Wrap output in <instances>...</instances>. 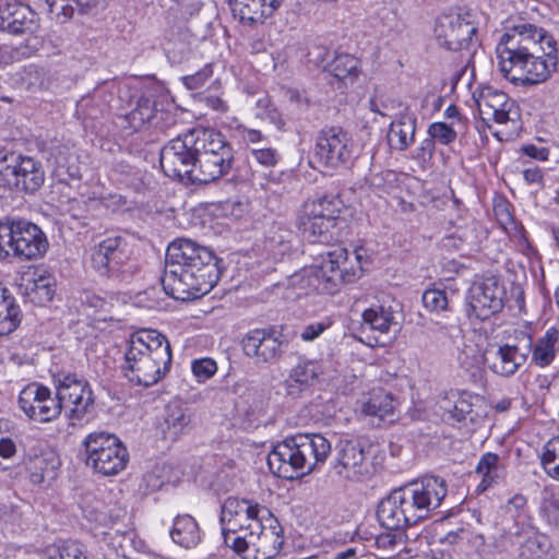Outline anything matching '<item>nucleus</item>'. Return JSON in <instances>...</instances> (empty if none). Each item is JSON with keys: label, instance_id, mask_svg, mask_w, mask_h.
Here are the masks:
<instances>
[{"label": "nucleus", "instance_id": "1", "mask_svg": "<svg viewBox=\"0 0 559 559\" xmlns=\"http://www.w3.org/2000/svg\"><path fill=\"white\" fill-rule=\"evenodd\" d=\"M503 78L515 85L547 81L557 68V44L552 35L530 23L509 28L496 48Z\"/></svg>", "mask_w": 559, "mask_h": 559}, {"label": "nucleus", "instance_id": "2", "mask_svg": "<svg viewBox=\"0 0 559 559\" xmlns=\"http://www.w3.org/2000/svg\"><path fill=\"white\" fill-rule=\"evenodd\" d=\"M447 493L445 480L432 475L392 490L378 504V521L390 532L377 536V547L393 549L397 543L395 532L428 519L441 506Z\"/></svg>", "mask_w": 559, "mask_h": 559}, {"label": "nucleus", "instance_id": "3", "mask_svg": "<svg viewBox=\"0 0 559 559\" xmlns=\"http://www.w3.org/2000/svg\"><path fill=\"white\" fill-rule=\"evenodd\" d=\"M221 262L210 248L178 238L166 250L163 289L177 300L199 298L217 284L222 275Z\"/></svg>", "mask_w": 559, "mask_h": 559}, {"label": "nucleus", "instance_id": "4", "mask_svg": "<svg viewBox=\"0 0 559 559\" xmlns=\"http://www.w3.org/2000/svg\"><path fill=\"white\" fill-rule=\"evenodd\" d=\"M124 358L128 379L136 385L151 386L170 370V344L156 330H141L130 336Z\"/></svg>", "mask_w": 559, "mask_h": 559}, {"label": "nucleus", "instance_id": "5", "mask_svg": "<svg viewBox=\"0 0 559 559\" xmlns=\"http://www.w3.org/2000/svg\"><path fill=\"white\" fill-rule=\"evenodd\" d=\"M330 452L331 442L321 433H296L273 448L267 464L276 476L295 479L323 464Z\"/></svg>", "mask_w": 559, "mask_h": 559}, {"label": "nucleus", "instance_id": "6", "mask_svg": "<svg viewBox=\"0 0 559 559\" xmlns=\"http://www.w3.org/2000/svg\"><path fill=\"white\" fill-rule=\"evenodd\" d=\"M320 262L304 267L290 278L292 285L304 294H334L340 284L352 282L355 272H350L346 264L348 251L343 247H335L320 254Z\"/></svg>", "mask_w": 559, "mask_h": 559}, {"label": "nucleus", "instance_id": "7", "mask_svg": "<svg viewBox=\"0 0 559 559\" xmlns=\"http://www.w3.org/2000/svg\"><path fill=\"white\" fill-rule=\"evenodd\" d=\"M197 175L199 183L213 182L233 168L235 151L226 136L210 128L194 129Z\"/></svg>", "mask_w": 559, "mask_h": 559}, {"label": "nucleus", "instance_id": "8", "mask_svg": "<svg viewBox=\"0 0 559 559\" xmlns=\"http://www.w3.org/2000/svg\"><path fill=\"white\" fill-rule=\"evenodd\" d=\"M264 521L275 523L269 508L251 499L228 497L221 507L219 516L225 545L230 548L239 545L243 534L260 528Z\"/></svg>", "mask_w": 559, "mask_h": 559}, {"label": "nucleus", "instance_id": "9", "mask_svg": "<svg viewBox=\"0 0 559 559\" xmlns=\"http://www.w3.org/2000/svg\"><path fill=\"white\" fill-rule=\"evenodd\" d=\"M344 202L337 195L305 202L298 216V227L310 242L329 243L334 239V228L343 222L346 211Z\"/></svg>", "mask_w": 559, "mask_h": 559}, {"label": "nucleus", "instance_id": "10", "mask_svg": "<svg viewBox=\"0 0 559 559\" xmlns=\"http://www.w3.org/2000/svg\"><path fill=\"white\" fill-rule=\"evenodd\" d=\"M477 32V14L469 9L442 14L435 25L436 39L440 46L452 51H466L468 58L478 46Z\"/></svg>", "mask_w": 559, "mask_h": 559}, {"label": "nucleus", "instance_id": "11", "mask_svg": "<svg viewBox=\"0 0 559 559\" xmlns=\"http://www.w3.org/2000/svg\"><path fill=\"white\" fill-rule=\"evenodd\" d=\"M44 182L45 170L39 160L15 151L0 150V186L32 194Z\"/></svg>", "mask_w": 559, "mask_h": 559}, {"label": "nucleus", "instance_id": "12", "mask_svg": "<svg viewBox=\"0 0 559 559\" xmlns=\"http://www.w3.org/2000/svg\"><path fill=\"white\" fill-rule=\"evenodd\" d=\"M86 465L104 475H117L129 460V453L122 442L111 433L92 432L83 441Z\"/></svg>", "mask_w": 559, "mask_h": 559}, {"label": "nucleus", "instance_id": "13", "mask_svg": "<svg viewBox=\"0 0 559 559\" xmlns=\"http://www.w3.org/2000/svg\"><path fill=\"white\" fill-rule=\"evenodd\" d=\"M194 130L170 140L160 151L159 163L170 178L199 183L197 175Z\"/></svg>", "mask_w": 559, "mask_h": 559}, {"label": "nucleus", "instance_id": "14", "mask_svg": "<svg viewBox=\"0 0 559 559\" xmlns=\"http://www.w3.org/2000/svg\"><path fill=\"white\" fill-rule=\"evenodd\" d=\"M127 242L120 236L108 237L91 249V267L108 280H127L131 271Z\"/></svg>", "mask_w": 559, "mask_h": 559}, {"label": "nucleus", "instance_id": "15", "mask_svg": "<svg viewBox=\"0 0 559 559\" xmlns=\"http://www.w3.org/2000/svg\"><path fill=\"white\" fill-rule=\"evenodd\" d=\"M56 382L60 411L69 409L68 417L73 426L83 421L94 408V395L88 382L72 373H59Z\"/></svg>", "mask_w": 559, "mask_h": 559}, {"label": "nucleus", "instance_id": "16", "mask_svg": "<svg viewBox=\"0 0 559 559\" xmlns=\"http://www.w3.org/2000/svg\"><path fill=\"white\" fill-rule=\"evenodd\" d=\"M507 298L503 283L497 276L474 282L467 293V316L485 321L502 311Z\"/></svg>", "mask_w": 559, "mask_h": 559}, {"label": "nucleus", "instance_id": "17", "mask_svg": "<svg viewBox=\"0 0 559 559\" xmlns=\"http://www.w3.org/2000/svg\"><path fill=\"white\" fill-rule=\"evenodd\" d=\"M283 530L275 518V523L264 521L260 528L241 536L239 545L231 547L243 559H272L281 550L284 539Z\"/></svg>", "mask_w": 559, "mask_h": 559}, {"label": "nucleus", "instance_id": "18", "mask_svg": "<svg viewBox=\"0 0 559 559\" xmlns=\"http://www.w3.org/2000/svg\"><path fill=\"white\" fill-rule=\"evenodd\" d=\"M287 345L284 334L275 326L250 330L241 340L243 354L258 365L277 362Z\"/></svg>", "mask_w": 559, "mask_h": 559}, {"label": "nucleus", "instance_id": "19", "mask_svg": "<svg viewBox=\"0 0 559 559\" xmlns=\"http://www.w3.org/2000/svg\"><path fill=\"white\" fill-rule=\"evenodd\" d=\"M353 153V138L342 127H325L319 131L316 140V157L322 165L337 168L350 162Z\"/></svg>", "mask_w": 559, "mask_h": 559}, {"label": "nucleus", "instance_id": "20", "mask_svg": "<svg viewBox=\"0 0 559 559\" xmlns=\"http://www.w3.org/2000/svg\"><path fill=\"white\" fill-rule=\"evenodd\" d=\"M367 444L361 439H341L335 448L334 473L346 480L358 481L370 474Z\"/></svg>", "mask_w": 559, "mask_h": 559}, {"label": "nucleus", "instance_id": "21", "mask_svg": "<svg viewBox=\"0 0 559 559\" xmlns=\"http://www.w3.org/2000/svg\"><path fill=\"white\" fill-rule=\"evenodd\" d=\"M11 254L22 261L41 258L49 243L45 233L25 219H9Z\"/></svg>", "mask_w": 559, "mask_h": 559}, {"label": "nucleus", "instance_id": "22", "mask_svg": "<svg viewBox=\"0 0 559 559\" xmlns=\"http://www.w3.org/2000/svg\"><path fill=\"white\" fill-rule=\"evenodd\" d=\"M514 343H507L489 353L486 362L492 372L502 377L513 376L527 360L532 350V336L524 331H515Z\"/></svg>", "mask_w": 559, "mask_h": 559}, {"label": "nucleus", "instance_id": "23", "mask_svg": "<svg viewBox=\"0 0 559 559\" xmlns=\"http://www.w3.org/2000/svg\"><path fill=\"white\" fill-rule=\"evenodd\" d=\"M19 405L29 419L39 423L50 421L60 415V402L47 386L38 383H31L20 392Z\"/></svg>", "mask_w": 559, "mask_h": 559}, {"label": "nucleus", "instance_id": "24", "mask_svg": "<svg viewBox=\"0 0 559 559\" xmlns=\"http://www.w3.org/2000/svg\"><path fill=\"white\" fill-rule=\"evenodd\" d=\"M475 102L481 118L492 119L497 123H516L520 120V109L509 96L491 87L483 88Z\"/></svg>", "mask_w": 559, "mask_h": 559}, {"label": "nucleus", "instance_id": "25", "mask_svg": "<svg viewBox=\"0 0 559 559\" xmlns=\"http://www.w3.org/2000/svg\"><path fill=\"white\" fill-rule=\"evenodd\" d=\"M37 13L20 2L0 0V31L11 35L33 33L37 28Z\"/></svg>", "mask_w": 559, "mask_h": 559}, {"label": "nucleus", "instance_id": "26", "mask_svg": "<svg viewBox=\"0 0 559 559\" xmlns=\"http://www.w3.org/2000/svg\"><path fill=\"white\" fill-rule=\"evenodd\" d=\"M158 428L165 440L177 441L191 430L192 414L179 400H173L165 406Z\"/></svg>", "mask_w": 559, "mask_h": 559}, {"label": "nucleus", "instance_id": "27", "mask_svg": "<svg viewBox=\"0 0 559 559\" xmlns=\"http://www.w3.org/2000/svg\"><path fill=\"white\" fill-rule=\"evenodd\" d=\"M25 469L33 484H41L46 479L52 480L57 476L60 460L50 450L27 453L24 457Z\"/></svg>", "mask_w": 559, "mask_h": 559}, {"label": "nucleus", "instance_id": "28", "mask_svg": "<svg viewBox=\"0 0 559 559\" xmlns=\"http://www.w3.org/2000/svg\"><path fill=\"white\" fill-rule=\"evenodd\" d=\"M235 15H238L245 24L252 25L263 23L274 15V2L276 0H228Z\"/></svg>", "mask_w": 559, "mask_h": 559}, {"label": "nucleus", "instance_id": "29", "mask_svg": "<svg viewBox=\"0 0 559 559\" xmlns=\"http://www.w3.org/2000/svg\"><path fill=\"white\" fill-rule=\"evenodd\" d=\"M323 372L322 366L317 360H300L292 368L285 380L289 394H295L314 385L319 376Z\"/></svg>", "mask_w": 559, "mask_h": 559}, {"label": "nucleus", "instance_id": "30", "mask_svg": "<svg viewBox=\"0 0 559 559\" xmlns=\"http://www.w3.org/2000/svg\"><path fill=\"white\" fill-rule=\"evenodd\" d=\"M164 115L167 114L156 108V103L154 99L147 96H141L136 100V106L126 115V119L129 122V126L134 130H138L145 124L157 129H163L160 120L163 119Z\"/></svg>", "mask_w": 559, "mask_h": 559}, {"label": "nucleus", "instance_id": "31", "mask_svg": "<svg viewBox=\"0 0 559 559\" xmlns=\"http://www.w3.org/2000/svg\"><path fill=\"white\" fill-rule=\"evenodd\" d=\"M417 119L412 115H401L392 121L388 132L389 145L396 151L407 150L415 140Z\"/></svg>", "mask_w": 559, "mask_h": 559}, {"label": "nucleus", "instance_id": "32", "mask_svg": "<svg viewBox=\"0 0 559 559\" xmlns=\"http://www.w3.org/2000/svg\"><path fill=\"white\" fill-rule=\"evenodd\" d=\"M396 306L393 300L389 305L385 302L372 305L362 312V323L381 334L388 333L392 325H397Z\"/></svg>", "mask_w": 559, "mask_h": 559}, {"label": "nucleus", "instance_id": "33", "mask_svg": "<svg viewBox=\"0 0 559 559\" xmlns=\"http://www.w3.org/2000/svg\"><path fill=\"white\" fill-rule=\"evenodd\" d=\"M170 536L174 543L187 549L195 547L202 538L198 522L189 514L175 518Z\"/></svg>", "mask_w": 559, "mask_h": 559}, {"label": "nucleus", "instance_id": "34", "mask_svg": "<svg viewBox=\"0 0 559 559\" xmlns=\"http://www.w3.org/2000/svg\"><path fill=\"white\" fill-rule=\"evenodd\" d=\"M493 213L498 224L512 240L521 246L526 245L524 227L515 221L511 204L506 199L500 198L495 201Z\"/></svg>", "mask_w": 559, "mask_h": 559}, {"label": "nucleus", "instance_id": "35", "mask_svg": "<svg viewBox=\"0 0 559 559\" xmlns=\"http://www.w3.org/2000/svg\"><path fill=\"white\" fill-rule=\"evenodd\" d=\"M476 473L481 476L477 487L479 491H485L499 479L504 477L506 467L497 453L486 452L477 463Z\"/></svg>", "mask_w": 559, "mask_h": 559}, {"label": "nucleus", "instance_id": "36", "mask_svg": "<svg viewBox=\"0 0 559 559\" xmlns=\"http://www.w3.org/2000/svg\"><path fill=\"white\" fill-rule=\"evenodd\" d=\"M394 408L395 405L392 394L380 390L372 393L370 399L361 405V413L378 419L377 425H379L380 421L393 415ZM372 424L376 425L374 420H372Z\"/></svg>", "mask_w": 559, "mask_h": 559}, {"label": "nucleus", "instance_id": "37", "mask_svg": "<svg viewBox=\"0 0 559 559\" xmlns=\"http://www.w3.org/2000/svg\"><path fill=\"white\" fill-rule=\"evenodd\" d=\"M21 322V310L7 288L0 287V336L12 333Z\"/></svg>", "mask_w": 559, "mask_h": 559}, {"label": "nucleus", "instance_id": "38", "mask_svg": "<svg viewBox=\"0 0 559 559\" xmlns=\"http://www.w3.org/2000/svg\"><path fill=\"white\" fill-rule=\"evenodd\" d=\"M559 338V332L555 328H550L546 333L537 340L534 347L532 346V360L539 367L549 366L556 356V343Z\"/></svg>", "mask_w": 559, "mask_h": 559}, {"label": "nucleus", "instance_id": "39", "mask_svg": "<svg viewBox=\"0 0 559 559\" xmlns=\"http://www.w3.org/2000/svg\"><path fill=\"white\" fill-rule=\"evenodd\" d=\"M329 71L337 80L352 83L359 74V60L349 53H336Z\"/></svg>", "mask_w": 559, "mask_h": 559}, {"label": "nucleus", "instance_id": "40", "mask_svg": "<svg viewBox=\"0 0 559 559\" xmlns=\"http://www.w3.org/2000/svg\"><path fill=\"white\" fill-rule=\"evenodd\" d=\"M294 233L281 224H274L266 237V246L275 255H284L292 251Z\"/></svg>", "mask_w": 559, "mask_h": 559}, {"label": "nucleus", "instance_id": "41", "mask_svg": "<svg viewBox=\"0 0 559 559\" xmlns=\"http://www.w3.org/2000/svg\"><path fill=\"white\" fill-rule=\"evenodd\" d=\"M48 559H87L83 545L75 540H63L47 547Z\"/></svg>", "mask_w": 559, "mask_h": 559}, {"label": "nucleus", "instance_id": "42", "mask_svg": "<svg viewBox=\"0 0 559 559\" xmlns=\"http://www.w3.org/2000/svg\"><path fill=\"white\" fill-rule=\"evenodd\" d=\"M540 464L549 477L559 480V436L544 445Z\"/></svg>", "mask_w": 559, "mask_h": 559}, {"label": "nucleus", "instance_id": "43", "mask_svg": "<svg viewBox=\"0 0 559 559\" xmlns=\"http://www.w3.org/2000/svg\"><path fill=\"white\" fill-rule=\"evenodd\" d=\"M486 359L487 357L475 344H464L457 355L460 366L472 374L480 370Z\"/></svg>", "mask_w": 559, "mask_h": 559}, {"label": "nucleus", "instance_id": "44", "mask_svg": "<svg viewBox=\"0 0 559 559\" xmlns=\"http://www.w3.org/2000/svg\"><path fill=\"white\" fill-rule=\"evenodd\" d=\"M472 396L461 395L459 393L451 394L449 402H453L452 406H443V408L448 412L449 418L453 419L457 423H462L469 418L471 421H474L473 414V404Z\"/></svg>", "mask_w": 559, "mask_h": 559}, {"label": "nucleus", "instance_id": "45", "mask_svg": "<svg viewBox=\"0 0 559 559\" xmlns=\"http://www.w3.org/2000/svg\"><path fill=\"white\" fill-rule=\"evenodd\" d=\"M28 296L32 302L38 306H45L50 302L55 296L53 284L45 277L34 281L33 286L28 288Z\"/></svg>", "mask_w": 559, "mask_h": 559}, {"label": "nucleus", "instance_id": "46", "mask_svg": "<svg viewBox=\"0 0 559 559\" xmlns=\"http://www.w3.org/2000/svg\"><path fill=\"white\" fill-rule=\"evenodd\" d=\"M540 513L549 525L559 527V496L552 491L544 490Z\"/></svg>", "mask_w": 559, "mask_h": 559}, {"label": "nucleus", "instance_id": "47", "mask_svg": "<svg viewBox=\"0 0 559 559\" xmlns=\"http://www.w3.org/2000/svg\"><path fill=\"white\" fill-rule=\"evenodd\" d=\"M506 515L514 520L515 524H524L527 519V499L521 493L514 495L504 506Z\"/></svg>", "mask_w": 559, "mask_h": 559}, {"label": "nucleus", "instance_id": "48", "mask_svg": "<svg viewBox=\"0 0 559 559\" xmlns=\"http://www.w3.org/2000/svg\"><path fill=\"white\" fill-rule=\"evenodd\" d=\"M424 307L430 312H441L448 309L449 299L447 293L440 288H428L424 292L423 297Z\"/></svg>", "mask_w": 559, "mask_h": 559}, {"label": "nucleus", "instance_id": "49", "mask_svg": "<svg viewBox=\"0 0 559 559\" xmlns=\"http://www.w3.org/2000/svg\"><path fill=\"white\" fill-rule=\"evenodd\" d=\"M546 552L547 543L537 535L528 537L520 547L522 559H543Z\"/></svg>", "mask_w": 559, "mask_h": 559}, {"label": "nucleus", "instance_id": "50", "mask_svg": "<svg viewBox=\"0 0 559 559\" xmlns=\"http://www.w3.org/2000/svg\"><path fill=\"white\" fill-rule=\"evenodd\" d=\"M428 134L433 142H439L442 145L453 143L457 136L456 131L445 122H433L428 128Z\"/></svg>", "mask_w": 559, "mask_h": 559}, {"label": "nucleus", "instance_id": "51", "mask_svg": "<svg viewBox=\"0 0 559 559\" xmlns=\"http://www.w3.org/2000/svg\"><path fill=\"white\" fill-rule=\"evenodd\" d=\"M191 369L197 380L204 382L216 373L217 365L212 358H201L192 361Z\"/></svg>", "mask_w": 559, "mask_h": 559}, {"label": "nucleus", "instance_id": "52", "mask_svg": "<svg viewBox=\"0 0 559 559\" xmlns=\"http://www.w3.org/2000/svg\"><path fill=\"white\" fill-rule=\"evenodd\" d=\"M213 75V68L211 63L205 64L201 70L191 75L182 78L183 84L189 90H198L205 84V82Z\"/></svg>", "mask_w": 559, "mask_h": 559}, {"label": "nucleus", "instance_id": "53", "mask_svg": "<svg viewBox=\"0 0 559 559\" xmlns=\"http://www.w3.org/2000/svg\"><path fill=\"white\" fill-rule=\"evenodd\" d=\"M251 155L260 165L264 167H274L277 165L281 158L278 152L272 147L252 148Z\"/></svg>", "mask_w": 559, "mask_h": 559}, {"label": "nucleus", "instance_id": "54", "mask_svg": "<svg viewBox=\"0 0 559 559\" xmlns=\"http://www.w3.org/2000/svg\"><path fill=\"white\" fill-rule=\"evenodd\" d=\"M26 81L31 91H39L47 87L44 69L31 66L27 70Z\"/></svg>", "mask_w": 559, "mask_h": 559}, {"label": "nucleus", "instance_id": "55", "mask_svg": "<svg viewBox=\"0 0 559 559\" xmlns=\"http://www.w3.org/2000/svg\"><path fill=\"white\" fill-rule=\"evenodd\" d=\"M329 326L330 323L323 321L307 324L300 332V338L304 342H312L318 338Z\"/></svg>", "mask_w": 559, "mask_h": 559}, {"label": "nucleus", "instance_id": "56", "mask_svg": "<svg viewBox=\"0 0 559 559\" xmlns=\"http://www.w3.org/2000/svg\"><path fill=\"white\" fill-rule=\"evenodd\" d=\"M11 231L9 218L0 221V260H4L11 254Z\"/></svg>", "mask_w": 559, "mask_h": 559}, {"label": "nucleus", "instance_id": "57", "mask_svg": "<svg viewBox=\"0 0 559 559\" xmlns=\"http://www.w3.org/2000/svg\"><path fill=\"white\" fill-rule=\"evenodd\" d=\"M433 152H435V142L429 136L420 142L419 146L415 151L414 158H416L418 160L426 162V160L431 159Z\"/></svg>", "mask_w": 559, "mask_h": 559}, {"label": "nucleus", "instance_id": "58", "mask_svg": "<svg viewBox=\"0 0 559 559\" xmlns=\"http://www.w3.org/2000/svg\"><path fill=\"white\" fill-rule=\"evenodd\" d=\"M522 152L535 159L547 160L549 156V150L546 147H538L534 144H527L522 147Z\"/></svg>", "mask_w": 559, "mask_h": 559}, {"label": "nucleus", "instance_id": "59", "mask_svg": "<svg viewBox=\"0 0 559 559\" xmlns=\"http://www.w3.org/2000/svg\"><path fill=\"white\" fill-rule=\"evenodd\" d=\"M240 135L243 142L247 144H257L261 142L264 139V135L261 133V131L255 129H249L246 127H241L239 129Z\"/></svg>", "mask_w": 559, "mask_h": 559}, {"label": "nucleus", "instance_id": "60", "mask_svg": "<svg viewBox=\"0 0 559 559\" xmlns=\"http://www.w3.org/2000/svg\"><path fill=\"white\" fill-rule=\"evenodd\" d=\"M16 452L14 442L9 438L0 439V456L3 459L12 457Z\"/></svg>", "mask_w": 559, "mask_h": 559}, {"label": "nucleus", "instance_id": "61", "mask_svg": "<svg viewBox=\"0 0 559 559\" xmlns=\"http://www.w3.org/2000/svg\"><path fill=\"white\" fill-rule=\"evenodd\" d=\"M524 180L532 183H542L543 181V173L538 167L527 168L523 171Z\"/></svg>", "mask_w": 559, "mask_h": 559}, {"label": "nucleus", "instance_id": "62", "mask_svg": "<svg viewBox=\"0 0 559 559\" xmlns=\"http://www.w3.org/2000/svg\"><path fill=\"white\" fill-rule=\"evenodd\" d=\"M73 12H74L73 4H71V3H61L60 5H58V3L56 2L55 10L51 13H56L57 16L62 15L63 16V21H67V20L72 17Z\"/></svg>", "mask_w": 559, "mask_h": 559}, {"label": "nucleus", "instance_id": "63", "mask_svg": "<svg viewBox=\"0 0 559 559\" xmlns=\"http://www.w3.org/2000/svg\"><path fill=\"white\" fill-rule=\"evenodd\" d=\"M205 102L209 107L216 111L225 112L228 109L227 104L219 97L209 96L205 98Z\"/></svg>", "mask_w": 559, "mask_h": 559}, {"label": "nucleus", "instance_id": "64", "mask_svg": "<svg viewBox=\"0 0 559 559\" xmlns=\"http://www.w3.org/2000/svg\"><path fill=\"white\" fill-rule=\"evenodd\" d=\"M73 4H75V8L79 10L80 13H86L91 9L95 8L99 0H70Z\"/></svg>", "mask_w": 559, "mask_h": 559}]
</instances>
